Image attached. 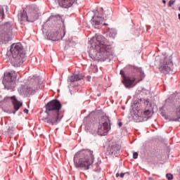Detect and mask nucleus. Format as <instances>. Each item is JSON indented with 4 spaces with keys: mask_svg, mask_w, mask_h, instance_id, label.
<instances>
[{
    "mask_svg": "<svg viewBox=\"0 0 180 180\" xmlns=\"http://www.w3.org/2000/svg\"><path fill=\"white\" fill-rule=\"evenodd\" d=\"M90 58L97 61H106L112 56V49L106 44V39L102 35L96 34L89 41Z\"/></svg>",
    "mask_w": 180,
    "mask_h": 180,
    "instance_id": "1",
    "label": "nucleus"
},
{
    "mask_svg": "<svg viewBox=\"0 0 180 180\" xmlns=\"http://www.w3.org/2000/svg\"><path fill=\"white\" fill-rule=\"evenodd\" d=\"M46 111L48 115L46 117L43 118L42 120L54 126L60 122V109H61V103L58 100H53L49 102L46 105Z\"/></svg>",
    "mask_w": 180,
    "mask_h": 180,
    "instance_id": "2",
    "label": "nucleus"
},
{
    "mask_svg": "<svg viewBox=\"0 0 180 180\" xmlns=\"http://www.w3.org/2000/svg\"><path fill=\"white\" fill-rule=\"evenodd\" d=\"M94 152L89 149H84L77 152L74 156V162L77 168L89 169V167L94 164Z\"/></svg>",
    "mask_w": 180,
    "mask_h": 180,
    "instance_id": "3",
    "label": "nucleus"
},
{
    "mask_svg": "<svg viewBox=\"0 0 180 180\" xmlns=\"http://www.w3.org/2000/svg\"><path fill=\"white\" fill-rule=\"evenodd\" d=\"M10 51L13 58V67H20L23 64V61H25L26 57V53L23 50L22 44L20 42L13 44L11 46Z\"/></svg>",
    "mask_w": 180,
    "mask_h": 180,
    "instance_id": "4",
    "label": "nucleus"
},
{
    "mask_svg": "<svg viewBox=\"0 0 180 180\" xmlns=\"http://www.w3.org/2000/svg\"><path fill=\"white\" fill-rule=\"evenodd\" d=\"M27 9V13L26 11H23L18 15V19L21 25H25L26 22H34V20H37L39 18V8H37V6H32L28 7Z\"/></svg>",
    "mask_w": 180,
    "mask_h": 180,
    "instance_id": "5",
    "label": "nucleus"
},
{
    "mask_svg": "<svg viewBox=\"0 0 180 180\" xmlns=\"http://www.w3.org/2000/svg\"><path fill=\"white\" fill-rule=\"evenodd\" d=\"M17 77L18 75L16 74V72L13 70L4 73L3 84L6 89H12V88H15V81H16Z\"/></svg>",
    "mask_w": 180,
    "mask_h": 180,
    "instance_id": "6",
    "label": "nucleus"
},
{
    "mask_svg": "<svg viewBox=\"0 0 180 180\" xmlns=\"http://www.w3.org/2000/svg\"><path fill=\"white\" fill-rule=\"evenodd\" d=\"M109 117L104 116L102 117L99 121L98 134L99 136H106L110 130V125H109Z\"/></svg>",
    "mask_w": 180,
    "mask_h": 180,
    "instance_id": "7",
    "label": "nucleus"
},
{
    "mask_svg": "<svg viewBox=\"0 0 180 180\" xmlns=\"http://www.w3.org/2000/svg\"><path fill=\"white\" fill-rule=\"evenodd\" d=\"M106 13H109V11H105L103 14L99 15V11H96L94 16L91 20L92 27H95V29H101V27H102V22L103 20H106V16H105Z\"/></svg>",
    "mask_w": 180,
    "mask_h": 180,
    "instance_id": "8",
    "label": "nucleus"
},
{
    "mask_svg": "<svg viewBox=\"0 0 180 180\" xmlns=\"http://www.w3.org/2000/svg\"><path fill=\"white\" fill-rule=\"evenodd\" d=\"M159 70L162 74H169L172 71V60L171 56L165 57L160 61Z\"/></svg>",
    "mask_w": 180,
    "mask_h": 180,
    "instance_id": "9",
    "label": "nucleus"
},
{
    "mask_svg": "<svg viewBox=\"0 0 180 180\" xmlns=\"http://www.w3.org/2000/svg\"><path fill=\"white\" fill-rule=\"evenodd\" d=\"M64 36H65V31L63 30V28H59L58 30L51 31L47 34V38L49 40L57 41L58 40L63 39V37H64Z\"/></svg>",
    "mask_w": 180,
    "mask_h": 180,
    "instance_id": "10",
    "label": "nucleus"
},
{
    "mask_svg": "<svg viewBox=\"0 0 180 180\" xmlns=\"http://www.w3.org/2000/svg\"><path fill=\"white\" fill-rule=\"evenodd\" d=\"M120 75L123 78L122 82L126 88H131L134 86V81H136V77L131 76H128L127 77L124 75V71L123 70H120Z\"/></svg>",
    "mask_w": 180,
    "mask_h": 180,
    "instance_id": "11",
    "label": "nucleus"
},
{
    "mask_svg": "<svg viewBox=\"0 0 180 180\" xmlns=\"http://www.w3.org/2000/svg\"><path fill=\"white\" fill-rule=\"evenodd\" d=\"M119 151H120V146L117 144L109 146L107 148V153L110 155H116V154H117V152Z\"/></svg>",
    "mask_w": 180,
    "mask_h": 180,
    "instance_id": "12",
    "label": "nucleus"
},
{
    "mask_svg": "<svg viewBox=\"0 0 180 180\" xmlns=\"http://www.w3.org/2000/svg\"><path fill=\"white\" fill-rule=\"evenodd\" d=\"M58 5L61 6V8H71L72 5L75 3V0H57Z\"/></svg>",
    "mask_w": 180,
    "mask_h": 180,
    "instance_id": "13",
    "label": "nucleus"
},
{
    "mask_svg": "<svg viewBox=\"0 0 180 180\" xmlns=\"http://www.w3.org/2000/svg\"><path fill=\"white\" fill-rule=\"evenodd\" d=\"M12 101V103L13 105V108L15 112H18L19 109H20V107L23 105V103L18 99H16V97L15 96H13L11 97H8Z\"/></svg>",
    "mask_w": 180,
    "mask_h": 180,
    "instance_id": "14",
    "label": "nucleus"
},
{
    "mask_svg": "<svg viewBox=\"0 0 180 180\" xmlns=\"http://www.w3.org/2000/svg\"><path fill=\"white\" fill-rule=\"evenodd\" d=\"M13 28L12 27V24L11 22H6L4 25V32L8 36V37H11L12 36V30Z\"/></svg>",
    "mask_w": 180,
    "mask_h": 180,
    "instance_id": "15",
    "label": "nucleus"
},
{
    "mask_svg": "<svg viewBox=\"0 0 180 180\" xmlns=\"http://www.w3.org/2000/svg\"><path fill=\"white\" fill-rule=\"evenodd\" d=\"M116 34H117L116 30L110 29L107 32L106 37L108 40H115V37H116Z\"/></svg>",
    "mask_w": 180,
    "mask_h": 180,
    "instance_id": "16",
    "label": "nucleus"
},
{
    "mask_svg": "<svg viewBox=\"0 0 180 180\" xmlns=\"http://www.w3.org/2000/svg\"><path fill=\"white\" fill-rule=\"evenodd\" d=\"M82 75L79 74H74L68 77V82H75L76 81H81Z\"/></svg>",
    "mask_w": 180,
    "mask_h": 180,
    "instance_id": "17",
    "label": "nucleus"
},
{
    "mask_svg": "<svg viewBox=\"0 0 180 180\" xmlns=\"http://www.w3.org/2000/svg\"><path fill=\"white\" fill-rule=\"evenodd\" d=\"M180 119V106L176 109V117H171L169 120V122H178Z\"/></svg>",
    "mask_w": 180,
    "mask_h": 180,
    "instance_id": "18",
    "label": "nucleus"
},
{
    "mask_svg": "<svg viewBox=\"0 0 180 180\" xmlns=\"http://www.w3.org/2000/svg\"><path fill=\"white\" fill-rule=\"evenodd\" d=\"M61 17L60 15H51L49 19L48 22H58V20H60Z\"/></svg>",
    "mask_w": 180,
    "mask_h": 180,
    "instance_id": "19",
    "label": "nucleus"
},
{
    "mask_svg": "<svg viewBox=\"0 0 180 180\" xmlns=\"http://www.w3.org/2000/svg\"><path fill=\"white\" fill-rule=\"evenodd\" d=\"M27 92L30 94L32 95L36 92V87H30L27 89Z\"/></svg>",
    "mask_w": 180,
    "mask_h": 180,
    "instance_id": "20",
    "label": "nucleus"
},
{
    "mask_svg": "<svg viewBox=\"0 0 180 180\" xmlns=\"http://www.w3.org/2000/svg\"><path fill=\"white\" fill-rule=\"evenodd\" d=\"M143 115L146 116V117H151L153 112H151V111L149 110H146L144 111Z\"/></svg>",
    "mask_w": 180,
    "mask_h": 180,
    "instance_id": "21",
    "label": "nucleus"
},
{
    "mask_svg": "<svg viewBox=\"0 0 180 180\" xmlns=\"http://www.w3.org/2000/svg\"><path fill=\"white\" fill-rule=\"evenodd\" d=\"M4 16H5L4 7L0 6V19H4Z\"/></svg>",
    "mask_w": 180,
    "mask_h": 180,
    "instance_id": "22",
    "label": "nucleus"
},
{
    "mask_svg": "<svg viewBox=\"0 0 180 180\" xmlns=\"http://www.w3.org/2000/svg\"><path fill=\"white\" fill-rule=\"evenodd\" d=\"M166 178H167L168 180H172L174 179V176L172 174H167Z\"/></svg>",
    "mask_w": 180,
    "mask_h": 180,
    "instance_id": "23",
    "label": "nucleus"
},
{
    "mask_svg": "<svg viewBox=\"0 0 180 180\" xmlns=\"http://www.w3.org/2000/svg\"><path fill=\"white\" fill-rule=\"evenodd\" d=\"M140 76H141V81L144 78V72L141 71V69H139Z\"/></svg>",
    "mask_w": 180,
    "mask_h": 180,
    "instance_id": "24",
    "label": "nucleus"
},
{
    "mask_svg": "<svg viewBox=\"0 0 180 180\" xmlns=\"http://www.w3.org/2000/svg\"><path fill=\"white\" fill-rule=\"evenodd\" d=\"M138 157H139V153H138L137 152H134V153H133V158H134V160H136V158H138Z\"/></svg>",
    "mask_w": 180,
    "mask_h": 180,
    "instance_id": "25",
    "label": "nucleus"
},
{
    "mask_svg": "<svg viewBox=\"0 0 180 180\" xmlns=\"http://www.w3.org/2000/svg\"><path fill=\"white\" fill-rule=\"evenodd\" d=\"M174 4H175V0H170V1H169L168 6H172V5H174Z\"/></svg>",
    "mask_w": 180,
    "mask_h": 180,
    "instance_id": "26",
    "label": "nucleus"
},
{
    "mask_svg": "<svg viewBox=\"0 0 180 180\" xmlns=\"http://www.w3.org/2000/svg\"><path fill=\"white\" fill-rule=\"evenodd\" d=\"M143 103L146 105V106H148V103H150V100L144 101Z\"/></svg>",
    "mask_w": 180,
    "mask_h": 180,
    "instance_id": "27",
    "label": "nucleus"
},
{
    "mask_svg": "<svg viewBox=\"0 0 180 180\" xmlns=\"http://www.w3.org/2000/svg\"><path fill=\"white\" fill-rule=\"evenodd\" d=\"M126 174H127L129 175V172L121 173L120 174V178H123L124 176V175H126Z\"/></svg>",
    "mask_w": 180,
    "mask_h": 180,
    "instance_id": "28",
    "label": "nucleus"
},
{
    "mask_svg": "<svg viewBox=\"0 0 180 180\" xmlns=\"http://www.w3.org/2000/svg\"><path fill=\"white\" fill-rule=\"evenodd\" d=\"M160 60H161V58L160 56H157L155 58V61H160Z\"/></svg>",
    "mask_w": 180,
    "mask_h": 180,
    "instance_id": "29",
    "label": "nucleus"
},
{
    "mask_svg": "<svg viewBox=\"0 0 180 180\" xmlns=\"http://www.w3.org/2000/svg\"><path fill=\"white\" fill-rule=\"evenodd\" d=\"M24 113H29V110H27V108L24 109Z\"/></svg>",
    "mask_w": 180,
    "mask_h": 180,
    "instance_id": "30",
    "label": "nucleus"
},
{
    "mask_svg": "<svg viewBox=\"0 0 180 180\" xmlns=\"http://www.w3.org/2000/svg\"><path fill=\"white\" fill-rule=\"evenodd\" d=\"M138 103H139V101H134V105H137Z\"/></svg>",
    "mask_w": 180,
    "mask_h": 180,
    "instance_id": "31",
    "label": "nucleus"
},
{
    "mask_svg": "<svg viewBox=\"0 0 180 180\" xmlns=\"http://www.w3.org/2000/svg\"><path fill=\"white\" fill-rule=\"evenodd\" d=\"M122 122H120L118 123V126H119L120 127H122Z\"/></svg>",
    "mask_w": 180,
    "mask_h": 180,
    "instance_id": "32",
    "label": "nucleus"
},
{
    "mask_svg": "<svg viewBox=\"0 0 180 180\" xmlns=\"http://www.w3.org/2000/svg\"><path fill=\"white\" fill-rule=\"evenodd\" d=\"M4 41H11V40H12V39H4Z\"/></svg>",
    "mask_w": 180,
    "mask_h": 180,
    "instance_id": "33",
    "label": "nucleus"
},
{
    "mask_svg": "<svg viewBox=\"0 0 180 180\" xmlns=\"http://www.w3.org/2000/svg\"><path fill=\"white\" fill-rule=\"evenodd\" d=\"M120 176V174H119V173H117L116 174V177L117 178V177H119Z\"/></svg>",
    "mask_w": 180,
    "mask_h": 180,
    "instance_id": "34",
    "label": "nucleus"
},
{
    "mask_svg": "<svg viewBox=\"0 0 180 180\" xmlns=\"http://www.w3.org/2000/svg\"><path fill=\"white\" fill-rule=\"evenodd\" d=\"M163 4H167V1L165 0H162Z\"/></svg>",
    "mask_w": 180,
    "mask_h": 180,
    "instance_id": "35",
    "label": "nucleus"
},
{
    "mask_svg": "<svg viewBox=\"0 0 180 180\" xmlns=\"http://www.w3.org/2000/svg\"><path fill=\"white\" fill-rule=\"evenodd\" d=\"M87 79H91V76H87Z\"/></svg>",
    "mask_w": 180,
    "mask_h": 180,
    "instance_id": "36",
    "label": "nucleus"
},
{
    "mask_svg": "<svg viewBox=\"0 0 180 180\" xmlns=\"http://www.w3.org/2000/svg\"><path fill=\"white\" fill-rule=\"evenodd\" d=\"M148 179L149 180H154V179H153V177H149Z\"/></svg>",
    "mask_w": 180,
    "mask_h": 180,
    "instance_id": "37",
    "label": "nucleus"
},
{
    "mask_svg": "<svg viewBox=\"0 0 180 180\" xmlns=\"http://www.w3.org/2000/svg\"><path fill=\"white\" fill-rule=\"evenodd\" d=\"M7 131L8 133H11V129L8 128Z\"/></svg>",
    "mask_w": 180,
    "mask_h": 180,
    "instance_id": "38",
    "label": "nucleus"
},
{
    "mask_svg": "<svg viewBox=\"0 0 180 180\" xmlns=\"http://www.w3.org/2000/svg\"><path fill=\"white\" fill-rule=\"evenodd\" d=\"M100 12H103V8H101Z\"/></svg>",
    "mask_w": 180,
    "mask_h": 180,
    "instance_id": "39",
    "label": "nucleus"
},
{
    "mask_svg": "<svg viewBox=\"0 0 180 180\" xmlns=\"http://www.w3.org/2000/svg\"><path fill=\"white\" fill-rule=\"evenodd\" d=\"M103 25H104V26H108L107 23H104Z\"/></svg>",
    "mask_w": 180,
    "mask_h": 180,
    "instance_id": "40",
    "label": "nucleus"
},
{
    "mask_svg": "<svg viewBox=\"0 0 180 180\" xmlns=\"http://www.w3.org/2000/svg\"><path fill=\"white\" fill-rule=\"evenodd\" d=\"M178 16H179V19L180 20V13L178 15Z\"/></svg>",
    "mask_w": 180,
    "mask_h": 180,
    "instance_id": "41",
    "label": "nucleus"
},
{
    "mask_svg": "<svg viewBox=\"0 0 180 180\" xmlns=\"http://www.w3.org/2000/svg\"><path fill=\"white\" fill-rule=\"evenodd\" d=\"M12 131H13V128H11Z\"/></svg>",
    "mask_w": 180,
    "mask_h": 180,
    "instance_id": "42",
    "label": "nucleus"
},
{
    "mask_svg": "<svg viewBox=\"0 0 180 180\" xmlns=\"http://www.w3.org/2000/svg\"><path fill=\"white\" fill-rule=\"evenodd\" d=\"M98 96H101V94H98Z\"/></svg>",
    "mask_w": 180,
    "mask_h": 180,
    "instance_id": "43",
    "label": "nucleus"
},
{
    "mask_svg": "<svg viewBox=\"0 0 180 180\" xmlns=\"http://www.w3.org/2000/svg\"><path fill=\"white\" fill-rule=\"evenodd\" d=\"M141 101H143V100L141 99V100H140V102H141Z\"/></svg>",
    "mask_w": 180,
    "mask_h": 180,
    "instance_id": "44",
    "label": "nucleus"
},
{
    "mask_svg": "<svg viewBox=\"0 0 180 180\" xmlns=\"http://www.w3.org/2000/svg\"><path fill=\"white\" fill-rule=\"evenodd\" d=\"M13 113L15 114V112H13Z\"/></svg>",
    "mask_w": 180,
    "mask_h": 180,
    "instance_id": "45",
    "label": "nucleus"
},
{
    "mask_svg": "<svg viewBox=\"0 0 180 180\" xmlns=\"http://www.w3.org/2000/svg\"><path fill=\"white\" fill-rule=\"evenodd\" d=\"M179 11H180V8H179Z\"/></svg>",
    "mask_w": 180,
    "mask_h": 180,
    "instance_id": "46",
    "label": "nucleus"
}]
</instances>
